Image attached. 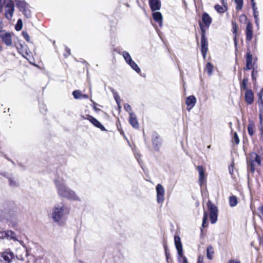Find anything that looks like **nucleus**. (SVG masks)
I'll return each mask as SVG.
<instances>
[{"mask_svg":"<svg viewBox=\"0 0 263 263\" xmlns=\"http://www.w3.org/2000/svg\"><path fill=\"white\" fill-rule=\"evenodd\" d=\"M15 46L20 53L23 54L26 50V46L24 44L21 43L20 42L15 44Z\"/></svg>","mask_w":263,"mask_h":263,"instance_id":"c85d7f7f","label":"nucleus"},{"mask_svg":"<svg viewBox=\"0 0 263 263\" xmlns=\"http://www.w3.org/2000/svg\"><path fill=\"white\" fill-rule=\"evenodd\" d=\"M215 9L219 13H224L227 9L226 7H223L217 4L214 6Z\"/></svg>","mask_w":263,"mask_h":263,"instance_id":"72a5a7b5","label":"nucleus"},{"mask_svg":"<svg viewBox=\"0 0 263 263\" xmlns=\"http://www.w3.org/2000/svg\"><path fill=\"white\" fill-rule=\"evenodd\" d=\"M257 96L258 98V102H263L262 96H263V88L261 89L259 92L258 93Z\"/></svg>","mask_w":263,"mask_h":263,"instance_id":"c03bdc74","label":"nucleus"},{"mask_svg":"<svg viewBox=\"0 0 263 263\" xmlns=\"http://www.w3.org/2000/svg\"><path fill=\"white\" fill-rule=\"evenodd\" d=\"M245 99L248 104L251 105L253 103L254 97L251 89H248L246 91Z\"/></svg>","mask_w":263,"mask_h":263,"instance_id":"aec40b11","label":"nucleus"},{"mask_svg":"<svg viewBox=\"0 0 263 263\" xmlns=\"http://www.w3.org/2000/svg\"><path fill=\"white\" fill-rule=\"evenodd\" d=\"M12 33L7 32L5 30H0V39L8 47H10L12 45Z\"/></svg>","mask_w":263,"mask_h":263,"instance_id":"9d476101","label":"nucleus"},{"mask_svg":"<svg viewBox=\"0 0 263 263\" xmlns=\"http://www.w3.org/2000/svg\"><path fill=\"white\" fill-rule=\"evenodd\" d=\"M228 263H241V262L239 260L230 259Z\"/></svg>","mask_w":263,"mask_h":263,"instance_id":"3c124183","label":"nucleus"},{"mask_svg":"<svg viewBox=\"0 0 263 263\" xmlns=\"http://www.w3.org/2000/svg\"><path fill=\"white\" fill-rule=\"evenodd\" d=\"M196 99L194 96H190L186 98L185 103L187 105V110H190L195 105Z\"/></svg>","mask_w":263,"mask_h":263,"instance_id":"6ab92c4d","label":"nucleus"},{"mask_svg":"<svg viewBox=\"0 0 263 263\" xmlns=\"http://www.w3.org/2000/svg\"><path fill=\"white\" fill-rule=\"evenodd\" d=\"M23 27V22L21 19L17 20V23L15 26V29L16 31H20Z\"/></svg>","mask_w":263,"mask_h":263,"instance_id":"ea45409f","label":"nucleus"},{"mask_svg":"<svg viewBox=\"0 0 263 263\" xmlns=\"http://www.w3.org/2000/svg\"><path fill=\"white\" fill-rule=\"evenodd\" d=\"M153 20L159 24L160 27L162 26V15L160 12H154L152 14Z\"/></svg>","mask_w":263,"mask_h":263,"instance_id":"b1692460","label":"nucleus"},{"mask_svg":"<svg viewBox=\"0 0 263 263\" xmlns=\"http://www.w3.org/2000/svg\"><path fill=\"white\" fill-rule=\"evenodd\" d=\"M236 4V9L237 11H240L242 9L243 6V0H234Z\"/></svg>","mask_w":263,"mask_h":263,"instance_id":"c9c22d12","label":"nucleus"},{"mask_svg":"<svg viewBox=\"0 0 263 263\" xmlns=\"http://www.w3.org/2000/svg\"><path fill=\"white\" fill-rule=\"evenodd\" d=\"M261 157L263 158V153L261 155L255 152L250 153L247 158L248 171L253 174L256 167L260 165Z\"/></svg>","mask_w":263,"mask_h":263,"instance_id":"7ed1b4c3","label":"nucleus"},{"mask_svg":"<svg viewBox=\"0 0 263 263\" xmlns=\"http://www.w3.org/2000/svg\"><path fill=\"white\" fill-rule=\"evenodd\" d=\"M16 7L27 18L31 17L32 14L29 5L25 0H14Z\"/></svg>","mask_w":263,"mask_h":263,"instance_id":"39448f33","label":"nucleus"},{"mask_svg":"<svg viewBox=\"0 0 263 263\" xmlns=\"http://www.w3.org/2000/svg\"><path fill=\"white\" fill-rule=\"evenodd\" d=\"M128 64H129L130 66L137 73H139L141 72L140 68L134 61L132 60V61L129 62Z\"/></svg>","mask_w":263,"mask_h":263,"instance_id":"473e14b6","label":"nucleus"},{"mask_svg":"<svg viewBox=\"0 0 263 263\" xmlns=\"http://www.w3.org/2000/svg\"><path fill=\"white\" fill-rule=\"evenodd\" d=\"M14 11V3L12 0L8 1L5 6V15L6 18L10 21L12 20Z\"/></svg>","mask_w":263,"mask_h":263,"instance_id":"1a4fd4ad","label":"nucleus"},{"mask_svg":"<svg viewBox=\"0 0 263 263\" xmlns=\"http://www.w3.org/2000/svg\"><path fill=\"white\" fill-rule=\"evenodd\" d=\"M229 204L231 207L235 206L238 203V199L236 196L232 195L229 197Z\"/></svg>","mask_w":263,"mask_h":263,"instance_id":"cd10ccee","label":"nucleus"},{"mask_svg":"<svg viewBox=\"0 0 263 263\" xmlns=\"http://www.w3.org/2000/svg\"><path fill=\"white\" fill-rule=\"evenodd\" d=\"M152 142L154 149L159 151L161 145L162 139L160 135L157 132H154L152 136Z\"/></svg>","mask_w":263,"mask_h":263,"instance_id":"9b49d317","label":"nucleus"},{"mask_svg":"<svg viewBox=\"0 0 263 263\" xmlns=\"http://www.w3.org/2000/svg\"><path fill=\"white\" fill-rule=\"evenodd\" d=\"M199 173L198 183L201 187L206 184L207 175L205 174V168L202 165L196 166Z\"/></svg>","mask_w":263,"mask_h":263,"instance_id":"6e6552de","label":"nucleus"},{"mask_svg":"<svg viewBox=\"0 0 263 263\" xmlns=\"http://www.w3.org/2000/svg\"><path fill=\"white\" fill-rule=\"evenodd\" d=\"M0 239H7L9 240H16V233L11 230L0 231Z\"/></svg>","mask_w":263,"mask_h":263,"instance_id":"f8f14e48","label":"nucleus"},{"mask_svg":"<svg viewBox=\"0 0 263 263\" xmlns=\"http://www.w3.org/2000/svg\"><path fill=\"white\" fill-rule=\"evenodd\" d=\"M238 26L237 23L234 21H232V32L233 35V40L235 45L236 47L238 44L237 36L238 34Z\"/></svg>","mask_w":263,"mask_h":263,"instance_id":"dca6fc26","label":"nucleus"},{"mask_svg":"<svg viewBox=\"0 0 263 263\" xmlns=\"http://www.w3.org/2000/svg\"><path fill=\"white\" fill-rule=\"evenodd\" d=\"M177 260L179 263H188L187 259L184 255L183 252L178 253Z\"/></svg>","mask_w":263,"mask_h":263,"instance_id":"bb28decb","label":"nucleus"},{"mask_svg":"<svg viewBox=\"0 0 263 263\" xmlns=\"http://www.w3.org/2000/svg\"><path fill=\"white\" fill-rule=\"evenodd\" d=\"M54 182L57 189L58 194L61 197L69 200H79V198L75 192L67 187L62 181L59 179H55Z\"/></svg>","mask_w":263,"mask_h":263,"instance_id":"f03ea898","label":"nucleus"},{"mask_svg":"<svg viewBox=\"0 0 263 263\" xmlns=\"http://www.w3.org/2000/svg\"><path fill=\"white\" fill-rule=\"evenodd\" d=\"M1 175L8 179L10 186L16 187L18 185L17 180L14 177L11 176H9L6 173H1Z\"/></svg>","mask_w":263,"mask_h":263,"instance_id":"412c9836","label":"nucleus"},{"mask_svg":"<svg viewBox=\"0 0 263 263\" xmlns=\"http://www.w3.org/2000/svg\"><path fill=\"white\" fill-rule=\"evenodd\" d=\"M123 56L127 64L133 60L130 54L127 51H123Z\"/></svg>","mask_w":263,"mask_h":263,"instance_id":"e433bc0d","label":"nucleus"},{"mask_svg":"<svg viewBox=\"0 0 263 263\" xmlns=\"http://www.w3.org/2000/svg\"><path fill=\"white\" fill-rule=\"evenodd\" d=\"M239 20L241 22L242 20L246 21H247V17L245 14H241L239 16Z\"/></svg>","mask_w":263,"mask_h":263,"instance_id":"09e8293b","label":"nucleus"},{"mask_svg":"<svg viewBox=\"0 0 263 263\" xmlns=\"http://www.w3.org/2000/svg\"><path fill=\"white\" fill-rule=\"evenodd\" d=\"M212 22V18L210 15L204 12L201 16V21H199V25L201 31V52L203 58L205 59L208 51V41L206 37V31Z\"/></svg>","mask_w":263,"mask_h":263,"instance_id":"f257e3e1","label":"nucleus"},{"mask_svg":"<svg viewBox=\"0 0 263 263\" xmlns=\"http://www.w3.org/2000/svg\"><path fill=\"white\" fill-rule=\"evenodd\" d=\"M213 65L210 62H208L205 66V70H206L209 74L211 75L213 72Z\"/></svg>","mask_w":263,"mask_h":263,"instance_id":"4c0bfd02","label":"nucleus"},{"mask_svg":"<svg viewBox=\"0 0 263 263\" xmlns=\"http://www.w3.org/2000/svg\"><path fill=\"white\" fill-rule=\"evenodd\" d=\"M83 119L88 120L95 126L100 129L102 131H106L107 130L104 126L95 118L91 115H87L86 117H83Z\"/></svg>","mask_w":263,"mask_h":263,"instance_id":"4468645a","label":"nucleus"},{"mask_svg":"<svg viewBox=\"0 0 263 263\" xmlns=\"http://www.w3.org/2000/svg\"><path fill=\"white\" fill-rule=\"evenodd\" d=\"M258 103L259 109V122L260 124H262L263 122V101Z\"/></svg>","mask_w":263,"mask_h":263,"instance_id":"2f4dec72","label":"nucleus"},{"mask_svg":"<svg viewBox=\"0 0 263 263\" xmlns=\"http://www.w3.org/2000/svg\"><path fill=\"white\" fill-rule=\"evenodd\" d=\"M196 38L197 41H198V35L197 34L196 35Z\"/></svg>","mask_w":263,"mask_h":263,"instance_id":"bf43d9fd","label":"nucleus"},{"mask_svg":"<svg viewBox=\"0 0 263 263\" xmlns=\"http://www.w3.org/2000/svg\"><path fill=\"white\" fill-rule=\"evenodd\" d=\"M157 201L159 203H162L164 200L165 190L161 184H158L156 186Z\"/></svg>","mask_w":263,"mask_h":263,"instance_id":"ddd939ff","label":"nucleus"},{"mask_svg":"<svg viewBox=\"0 0 263 263\" xmlns=\"http://www.w3.org/2000/svg\"><path fill=\"white\" fill-rule=\"evenodd\" d=\"M259 244L263 247V235L259 238Z\"/></svg>","mask_w":263,"mask_h":263,"instance_id":"864d4df0","label":"nucleus"},{"mask_svg":"<svg viewBox=\"0 0 263 263\" xmlns=\"http://www.w3.org/2000/svg\"><path fill=\"white\" fill-rule=\"evenodd\" d=\"M248 83V79L247 78H244L241 82H240V88L241 91L248 90L247 86Z\"/></svg>","mask_w":263,"mask_h":263,"instance_id":"393cba45","label":"nucleus"},{"mask_svg":"<svg viewBox=\"0 0 263 263\" xmlns=\"http://www.w3.org/2000/svg\"><path fill=\"white\" fill-rule=\"evenodd\" d=\"M251 4H252V9L253 10V14H254V18L255 19V21L256 22H257V16H258V14H257V12L256 11V6H255V3L254 2V0H251Z\"/></svg>","mask_w":263,"mask_h":263,"instance_id":"f704fd0d","label":"nucleus"},{"mask_svg":"<svg viewBox=\"0 0 263 263\" xmlns=\"http://www.w3.org/2000/svg\"><path fill=\"white\" fill-rule=\"evenodd\" d=\"M229 170H230V174H233V173H232V172H231V170H230V168H229Z\"/></svg>","mask_w":263,"mask_h":263,"instance_id":"052dcab7","label":"nucleus"},{"mask_svg":"<svg viewBox=\"0 0 263 263\" xmlns=\"http://www.w3.org/2000/svg\"><path fill=\"white\" fill-rule=\"evenodd\" d=\"M260 127H259V130L261 132V136H263V122H262V124H260Z\"/></svg>","mask_w":263,"mask_h":263,"instance_id":"5fc2aeb1","label":"nucleus"},{"mask_svg":"<svg viewBox=\"0 0 263 263\" xmlns=\"http://www.w3.org/2000/svg\"><path fill=\"white\" fill-rule=\"evenodd\" d=\"M22 34L24 37V39L28 42H30V36L27 31H23L22 32Z\"/></svg>","mask_w":263,"mask_h":263,"instance_id":"79ce46f5","label":"nucleus"},{"mask_svg":"<svg viewBox=\"0 0 263 263\" xmlns=\"http://www.w3.org/2000/svg\"><path fill=\"white\" fill-rule=\"evenodd\" d=\"M208 213L206 211H204L203 217L202 219V227L203 228H206L208 226Z\"/></svg>","mask_w":263,"mask_h":263,"instance_id":"7c9ffc66","label":"nucleus"},{"mask_svg":"<svg viewBox=\"0 0 263 263\" xmlns=\"http://www.w3.org/2000/svg\"><path fill=\"white\" fill-rule=\"evenodd\" d=\"M149 5L152 11L159 10L161 7L160 0H148Z\"/></svg>","mask_w":263,"mask_h":263,"instance_id":"a211bd4d","label":"nucleus"},{"mask_svg":"<svg viewBox=\"0 0 263 263\" xmlns=\"http://www.w3.org/2000/svg\"><path fill=\"white\" fill-rule=\"evenodd\" d=\"M70 213V208L65 206L57 205L54 206L52 213V218L54 221L59 222L65 216L69 215Z\"/></svg>","mask_w":263,"mask_h":263,"instance_id":"20e7f679","label":"nucleus"},{"mask_svg":"<svg viewBox=\"0 0 263 263\" xmlns=\"http://www.w3.org/2000/svg\"><path fill=\"white\" fill-rule=\"evenodd\" d=\"M3 50L2 46L0 45V51H1Z\"/></svg>","mask_w":263,"mask_h":263,"instance_id":"13d9d810","label":"nucleus"},{"mask_svg":"<svg viewBox=\"0 0 263 263\" xmlns=\"http://www.w3.org/2000/svg\"><path fill=\"white\" fill-rule=\"evenodd\" d=\"M245 59L246 61V67H244L243 70H249L254 68V66L256 64V61H257V58H253V55L251 53L250 49H248L246 55Z\"/></svg>","mask_w":263,"mask_h":263,"instance_id":"0eeeda50","label":"nucleus"},{"mask_svg":"<svg viewBox=\"0 0 263 263\" xmlns=\"http://www.w3.org/2000/svg\"><path fill=\"white\" fill-rule=\"evenodd\" d=\"M117 126L118 129L120 132V133L121 134V135L124 136V132L121 127V124L120 123H119V124H117Z\"/></svg>","mask_w":263,"mask_h":263,"instance_id":"49530a36","label":"nucleus"},{"mask_svg":"<svg viewBox=\"0 0 263 263\" xmlns=\"http://www.w3.org/2000/svg\"><path fill=\"white\" fill-rule=\"evenodd\" d=\"M8 212L9 213H10L9 210H8Z\"/></svg>","mask_w":263,"mask_h":263,"instance_id":"680f3d73","label":"nucleus"},{"mask_svg":"<svg viewBox=\"0 0 263 263\" xmlns=\"http://www.w3.org/2000/svg\"><path fill=\"white\" fill-rule=\"evenodd\" d=\"M214 253V248L211 245L208 246L206 249V257L208 259L211 260L213 259Z\"/></svg>","mask_w":263,"mask_h":263,"instance_id":"a878e982","label":"nucleus"},{"mask_svg":"<svg viewBox=\"0 0 263 263\" xmlns=\"http://www.w3.org/2000/svg\"><path fill=\"white\" fill-rule=\"evenodd\" d=\"M258 210L260 212V213L263 215V205L259 207Z\"/></svg>","mask_w":263,"mask_h":263,"instance_id":"6e6d98bb","label":"nucleus"},{"mask_svg":"<svg viewBox=\"0 0 263 263\" xmlns=\"http://www.w3.org/2000/svg\"><path fill=\"white\" fill-rule=\"evenodd\" d=\"M203 261V256H202L201 255L199 256L198 258V261L197 263H202Z\"/></svg>","mask_w":263,"mask_h":263,"instance_id":"603ef678","label":"nucleus"},{"mask_svg":"<svg viewBox=\"0 0 263 263\" xmlns=\"http://www.w3.org/2000/svg\"><path fill=\"white\" fill-rule=\"evenodd\" d=\"M72 95L73 96V97L76 99H81L82 93L81 91L79 90H76L73 91L72 92Z\"/></svg>","mask_w":263,"mask_h":263,"instance_id":"a19ab883","label":"nucleus"},{"mask_svg":"<svg viewBox=\"0 0 263 263\" xmlns=\"http://www.w3.org/2000/svg\"><path fill=\"white\" fill-rule=\"evenodd\" d=\"M2 257L4 261L7 263H10L12 259L14 258V254L11 251H6L2 254Z\"/></svg>","mask_w":263,"mask_h":263,"instance_id":"4be33fe9","label":"nucleus"},{"mask_svg":"<svg viewBox=\"0 0 263 263\" xmlns=\"http://www.w3.org/2000/svg\"><path fill=\"white\" fill-rule=\"evenodd\" d=\"M254 128L255 126L253 122H249L247 127V129L249 135L251 137L253 136L254 134Z\"/></svg>","mask_w":263,"mask_h":263,"instance_id":"c756f323","label":"nucleus"},{"mask_svg":"<svg viewBox=\"0 0 263 263\" xmlns=\"http://www.w3.org/2000/svg\"><path fill=\"white\" fill-rule=\"evenodd\" d=\"M128 122L130 125L135 129L139 128V124L137 116L135 113H130L128 118Z\"/></svg>","mask_w":263,"mask_h":263,"instance_id":"f3484780","label":"nucleus"},{"mask_svg":"<svg viewBox=\"0 0 263 263\" xmlns=\"http://www.w3.org/2000/svg\"><path fill=\"white\" fill-rule=\"evenodd\" d=\"M246 42H250L253 37V25L251 23L248 21L247 23V26L245 29Z\"/></svg>","mask_w":263,"mask_h":263,"instance_id":"2eb2a0df","label":"nucleus"},{"mask_svg":"<svg viewBox=\"0 0 263 263\" xmlns=\"http://www.w3.org/2000/svg\"><path fill=\"white\" fill-rule=\"evenodd\" d=\"M81 98L88 99V96L86 94H82Z\"/></svg>","mask_w":263,"mask_h":263,"instance_id":"4d7b16f0","label":"nucleus"},{"mask_svg":"<svg viewBox=\"0 0 263 263\" xmlns=\"http://www.w3.org/2000/svg\"><path fill=\"white\" fill-rule=\"evenodd\" d=\"M232 142L235 143L236 145H237L239 143V138L236 132H234L233 134V137L232 139Z\"/></svg>","mask_w":263,"mask_h":263,"instance_id":"58836bf2","label":"nucleus"},{"mask_svg":"<svg viewBox=\"0 0 263 263\" xmlns=\"http://www.w3.org/2000/svg\"><path fill=\"white\" fill-rule=\"evenodd\" d=\"M174 241H175V247L177 250L178 253L183 252L182 245L181 242V239H180V237H179V236H178V235L174 236Z\"/></svg>","mask_w":263,"mask_h":263,"instance_id":"5701e85b","label":"nucleus"},{"mask_svg":"<svg viewBox=\"0 0 263 263\" xmlns=\"http://www.w3.org/2000/svg\"><path fill=\"white\" fill-rule=\"evenodd\" d=\"M41 111L43 112V113L46 112L47 110L46 106L44 104H41L40 106Z\"/></svg>","mask_w":263,"mask_h":263,"instance_id":"de8ad7c7","label":"nucleus"},{"mask_svg":"<svg viewBox=\"0 0 263 263\" xmlns=\"http://www.w3.org/2000/svg\"><path fill=\"white\" fill-rule=\"evenodd\" d=\"M124 109L129 113L130 115V113H133L132 112V108L130 105L128 104H125L124 106Z\"/></svg>","mask_w":263,"mask_h":263,"instance_id":"37998d69","label":"nucleus"},{"mask_svg":"<svg viewBox=\"0 0 263 263\" xmlns=\"http://www.w3.org/2000/svg\"><path fill=\"white\" fill-rule=\"evenodd\" d=\"M164 249H165L166 257V259H168L170 257V253L169 252V251L167 250L166 247H165Z\"/></svg>","mask_w":263,"mask_h":263,"instance_id":"8fccbe9b","label":"nucleus"},{"mask_svg":"<svg viewBox=\"0 0 263 263\" xmlns=\"http://www.w3.org/2000/svg\"><path fill=\"white\" fill-rule=\"evenodd\" d=\"M206 206L209 211L210 219L212 224L215 223L217 220L218 209L217 206L209 200L206 203Z\"/></svg>","mask_w":263,"mask_h":263,"instance_id":"423d86ee","label":"nucleus"},{"mask_svg":"<svg viewBox=\"0 0 263 263\" xmlns=\"http://www.w3.org/2000/svg\"><path fill=\"white\" fill-rule=\"evenodd\" d=\"M252 69H253V70L252 71V74H251L252 79L253 81H255L256 79V75L257 73V71L255 70L254 68Z\"/></svg>","mask_w":263,"mask_h":263,"instance_id":"a18cd8bd","label":"nucleus"}]
</instances>
